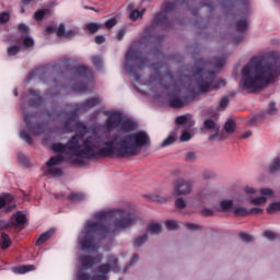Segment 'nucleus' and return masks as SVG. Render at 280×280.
Listing matches in <instances>:
<instances>
[{"label":"nucleus","mask_w":280,"mask_h":280,"mask_svg":"<svg viewBox=\"0 0 280 280\" xmlns=\"http://www.w3.org/2000/svg\"><path fill=\"white\" fill-rule=\"evenodd\" d=\"M102 103L98 97L89 98L84 103L74 104L72 117L65 122L62 132H77L67 144L60 142L52 143L50 150L59 154L50 158L43 167L44 176H62V168L58 165L68 162L73 165H83V159H95V156H137L141 148L150 145V136L145 131H137L131 135L121 136L115 133L110 141H105L104 136L100 135V126L91 128V135L82 139L89 128L84 122L77 121L78 113H86Z\"/></svg>","instance_id":"f257e3e1"},{"label":"nucleus","mask_w":280,"mask_h":280,"mask_svg":"<svg viewBox=\"0 0 280 280\" xmlns=\"http://www.w3.org/2000/svg\"><path fill=\"white\" fill-rule=\"evenodd\" d=\"M92 218L93 220L85 222L78 236V244L83 253H95L100 248L97 240L115 237L120 231L135 226L139 220L137 214L126 209L101 210Z\"/></svg>","instance_id":"f03ea898"},{"label":"nucleus","mask_w":280,"mask_h":280,"mask_svg":"<svg viewBox=\"0 0 280 280\" xmlns=\"http://www.w3.org/2000/svg\"><path fill=\"white\" fill-rule=\"evenodd\" d=\"M280 75V54L270 52L268 59L253 57L241 72L240 86L247 93H257L273 84Z\"/></svg>","instance_id":"7ed1b4c3"},{"label":"nucleus","mask_w":280,"mask_h":280,"mask_svg":"<svg viewBox=\"0 0 280 280\" xmlns=\"http://www.w3.org/2000/svg\"><path fill=\"white\" fill-rule=\"evenodd\" d=\"M224 65H226L225 57H217L211 61L197 60L195 78H197V86L200 93H209V91H218V89L226 86L224 79H217L215 72L209 70L212 67V69L219 71Z\"/></svg>","instance_id":"20e7f679"},{"label":"nucleus","mask_w":280,"mask_h":280,"mask_svg":"<svg viewBox=\"0 0 280 280\" xmlns=\"http://www.w3.org/2000/svg\"><path fill=\"white\" fill-rule=\"evenodd\" d=\"M104 259L103 255H97L95 258L91 256H81L78 258L81 268L77 272V280H108V273L110 272H119L118 260L115 256L110 255L107 257V262L97 267L93 276L84 273V270H89V268H93L95 264H102Z\"/></svg>","instance_id":"39448f33"},{"label":"nucleus","mask_w":280,"mask_h":280,"mask_svg":"<svg viewBox=\"0 0 280 280\" xmlns=\"http://www.w3.org/2000/svg\"><path fill=\"white\" fill-rule=\"evenodd\" d=\"M125 71L128 75L133 78L135 82H139L141 77H139L138 71L143 69V65H145V59H141V54L133 48H129L125 55Z\"/></svg>","instance_id":"423d86ee"},{"label":"nucleus","mask_w":280,"mask_h":280,"mask_svg":"<svg viewBox=\"0 0 280 280\" xmlns=\"http://www.w3.org/2000/svg\"><path fill=\"white\" fill-rule=\"evenodd\" d=\"M75 80H81V83L73 88L74 93H89V86H93V71L86 66H79L72 69Z\"/></svg>","instance_id":"0eeeda50"},{"label":"nucleus","mask_w":280,"mask_h":280,"mask_svg":"<svg viewBox=\"0 0 280 280\" xmlns=\"http://www.w3.org/2000/svg\"><path fill=\"white\" fill-rule=\"evenodd\" d=\"M176 8L173 2H165L163 12L154 15L151 25L147 26V32H154V27H170V20H167V12H172Z\"/></svg>","instance_id":"6e6552de"},{"label":"nucleus","mask_w":280,"mask_h":280,"mask_svg":"<svg viewBox=\"0 0 280 280\" xmlns=\"http://www.w3.org/2000/svg\"><path fill=\"white\" fill-rule=\"evenodd\" d=\"M155 77H151L150 80L143 84L147 86H152V84H159V86H163L164 89H174L176 86V80L172 73L161 74L159 73V67L154 66Z\"/></svg>","instance_id":"1a4fd4ad"},{"label":"nucleus","mask_w":280,"mask_h":280,"mask_svg":"<svg viewBox=\"0 0 280 280\" xmlns=\"http://www.w3.org/2000/svg\"><path fill=\"white\" fill-rule=\"evenodd\" d=\"M106 120H105V129L107 132H113V130L117 129L121 125V118L124 116V113L121 110H109L105 112Z\"/></svg>","instance_id":"9d476101"},{"label":"nucleus","mask_w":280,"mask_h":280,"mask_svg":"<svg viewBox=\"0 0 280 280\" xmlns=\"http://www.w3.org/2000/svg\"><path fill=\"white\" fill-rule=\"evenodd\" d=\"M35 117H36V114H24V124L26 125V128L28 132H31V135L38 137V135H43V132H45L47 125L46 124L34 125Z\"/></svg>","instance_id":"9b49d317"},{"label":"nucleus","mask_w":280,"mask_h":280,"mask_svg":"<svg viewBox=\"0 0 280 280\" xmlns=\"http://www.w3.org/2000/svg\"><path fill=\"white\" fill-rule=\"evenodd\" d=\"M173 187V196H187L188 194H191L194 182L178 178L174 182Z\"/></svg>","instance_id":"f8f14e48"},{"label":"nucleus","mask_w":280,"mask_h":280,"mask_svg":"<svg viewBox=\"0 0 280 280\" xmlns=\"http://www.w3.org/2000/svg\"><path fill=\"white\" fill-rule=\"evenodd\" d=\"M47 34H56L59 38H73L74 36H78L80 34L79 28H72L70 31L65 30V24H60L57 28L54 26H47L46 27Z\"/></svg>","instance_id":"ddd939ff"},{"label":"nucleus","mask_w":280,"mask_h":280,"mask_svg":"<svg viewBox=\"0 0 280 280\" xmlns=\"http://www.w3.org/2000/svg\"><path fill=\"white\" fill-rule=\"evenodd\" d=\"M57 69H58V65L39 67L33 70L28 74V80L38 78L42 82H47V78H49V73H51V71H56Z\"/></svg>","instance_id":"4468645a"},{"label":"nucleus","mask_w":280,"mask_h":280,"mask_svg":"<svg viewBox=\"0 0 280 280\" xmlns=\"http://www.w3.org/2000/svg\"><path fill=\"white\" fill-rule=\"evenodd\" d=\"M24 104H28L32 108L40 106L43 104V97H40V92L34 89H30L27 94L22 96Z\"/></svg>","instance_id":"2eb2a0df"},{"label":"nucleus","mask_w":280,"mask_h":280,"mask_svg":"<svg viewBox=\"0 0 280 280\" xmlns=\"http://www.w3.org/2000/svg\"><path fill=\"white\" fill-rule=\"evenodd\" d=\"M259 194H261V197H254L250 199L252 205H264L267 201L266 196L267 198H272L275 196V191L270 188H261Z\"/></svg>","instance_id":"dca6fc26"},{"label":"nucleus","mask_w":280,"mask_h":280,"mask_svg":"<svg viewBox=\"0 0 280 280\" xmlns=\"http://www.w3.org/2000/svg\"><path fill=\"white\" fill-rule=\"evenodd\" d=\"M136 128H137V122H135L132 118L128 116H124L122 114L119 130H121V132H132V130H136Z\"/></svg>","instance_id":"f3484780"},{"label":"nucleus","mask_w":280,"mask_h":280,"mask_svg":"<svg viewBox=\"0 0 280 280\" xmlns=\"http://www.w3.org/2000/svg\"><path fill=\"white\" fill-rule=\"evenodd\" d=\"M7 207V211H12V209H16V203L14 202V197L10 194H4L0 196V209Z\"/></svg>","instance_id":"a211bd4d"},{"label":"nucleus","mask_w":280,"mask_h":280,"mask_svg":"<svg viewBox=\"0 0 280 280\" xmlns=\"http://www.w3.org/2000/svg\"><path fill=\"white\" fill-rule=\"evenodd\" d=\"M210 198H211V192L207 189H203L197 195V199L192 203V207H202V205H207V202H209Z\"/></svg>","instance_id":"6ab92c4d"},{"label":"nucleus","mask_w":280,"mask_h":280,"mask_svg":"<svg viewBox=\"0 0 280 280\" xmlns=\"http://www.w3.org/2000/svg\"><path fill=\"white\" fill-rule=\"evenodd\" d=\"M187 104H189V98L187 97L173 96L168 101V106H171V108H183L184 106H187Z\"/></svg>","instance_id":"aec40b11"},{"label":"nucleus","mask_w":280,"mask_h":280,"mask_svg":"<svg viewBox=\"0 0 280 280\" xmlns=\"http://www.w3.org/2000/svg\"><path fill=\"white\" fill-rule=\"evenodd\" d=\"M11 220L15 226H23L27 222V217H25V213L18 211L12 215Z\"/></svg>","instance_id":"412c9836"},{"label":"nucleus","mask_w":280,"mask_h":280,"mask_svg":"<svg viewBox=\"0 0 280 280\" xmlns=\"http://www.w3.org/2000/svg\"><path fill=\"white\" fill-rule=\"evenodd\" d=\"M33 270H36V267H34V265H24L12 268V272H14L15 275H25L27 272H32Z\"/></svg>","instance_id":"4be33fe9"},{"label":"nucleus","mask_w":280,"mask_h":280,"mask_svg":"<svg viewBox=\"0 0 280 280\" xmlns=\"http://www.w3.org/2000/svg\"><path fill=\"white\" fill-rule=\"evenodd\" d=\"M235 30L236 32H240L241 34H244L246 30H248V20H246V16H243L235 22Z\"/></svg>","instance_id":"5701e85b"},{"label":"nucleus","mask_w":280,"mask_h":280,"mask_svg":"<svg viewBox=\"0 0 280 280\" xmlns=\"http://www.w3.org/2000/svg\"><path fill=\"white\" fill-rule=\"evenodd\" d=\"M54 233H56V230L50 229L46 232H44L36 241V246H43V244H45V242H47V240L51 238V235H54Z\"/></svg>","instance_id":"b1692460"},{"label":"nucleus","mask_w":280,"mask_h":280,"mask_svg":"<svg viewBox=\"0 0 280 280\" xmlns=\"http://www.w3.org/2000/svg\"><path fill=\"white\" fill-rule=\"evenodd\" d=\"M175 124H177V126H194V120H191V115H183V116H178L175 120Z\"/></svg>","instance_id":"393cba45"},{"label":"nucleus","mask_w":280,"mask_h":280,"mask_svg":"<svg viewBox=\"0 0 280 280\" xmlns=\"http://www.w3.org/2000/svg\"><path fill=\"white\" fill-rule=\"evenodd\" d=\"M233 209V200L231 199H223L220 201L219 208H217V211H224L229 212Z\"/></svg>","instance_id":"a878e982"},{"label":"nucleus","mask_w":280,"mask_h":280,"mask_svg":"<svg viewBox=\"0 0 280 280\" xmlns=\"http://www.w3.org/2000/svg\"><path fill=\"white\" fill-rule=\"evenodd\" d=\"M237 5L241 8L242 14L250 12V0H236Z\"/></svg>","instance_id":"bb28decb"},{"label":"nucleus","mask_w":280,"mask_h":280,"mask_svg":"<svg viewBox=\"0 0 280 280\" xmlns=\"http://www.w3.org/2000/svg\"><path fill=\"white\" fill-rule=\"evenodd\" d=\"M148 233H151V235H159L161 231H163V226L161 223H150L147 229Z\"/></svg>","instance_id":"cd10ccee"},{"label":"nucleus","mask_w":280,"mask_h":280,"mask_svg":"<svg viewBox=\"0 0 280 280\" xmlns=\"http://www.w3.org/2000/svg\"><path fill=\"white\" fill-rule=\"evenodd\" d=\"M11 245H12V240H10V236L5 234V232H2L1 240H0L1 248L5 250V248H10Z\"/></svg>","instance_id":"c85d7f7f"},{"label":"nucleus","mask_w":280,"mask_h":280,"mask_svg":"<svg viewBox=\"0 0 280 280\" xmlns=\"http://www.w3.org/2000/svg\"><path fill=\"white\" fill-rule=\"evenodd\" d=\"M279 170H280V158L277 156L276 159H273V161L269 165L268 172L270 174H275L276 172H279Z\"/></svg>","instance_id":"c756f323"},{"label":"nucleus","mask_w":280,"mask_h":280,"mask_svg":"<svg viewBox=\"0 0 280 280\" xmlns=\"http://www.w3.org/2000/svg\"><path fill=\"white\" fill-rule=\"evenodd\" d=\"M69 199L72 202H82V200L86 199V195H84L83 192H72Z\"/></svg>","instance_id":"7c9ffc66"},{"label":"nucleus","mask_w":280,"mask_h":280,"mask_svg":"<svg viewBox=\"0 0 280 280\" xmlns=\"http://www.w3.org/2000/svg\"><path fill=\"white\" fill-rule=\"evenodd\" d=\"M145 14V9L139 10H133L129 13V19L130 21H137V19H141Z\"/></svg>","instance_id":"2f4dec72"},{"label":"nucleus","mask_w":280,"mask_h":280,"mask_svg":"<svg viewBox=\"0 0 280 280\" xmlns=\"http://www.w3.org/2000/svg\"><path fill=\"white\" fill-rule=\"evenodd\" d=\"M102 27V24L97 23H88L84 25V30H86L90 34H95Z\"/></svg>","instance_id":"473e14b6"},{"label":"nucleus","mask_w":280,"mask_h":280,"mask_svg":"<svg viewBox=\"0 0 280 280\" xmlns=\"http://www.w3.org/2000/svg\"><path fill=\"white\" fill-rule=\"evenodd\" d=\"M203 126L208 130H214L215 132H218V130H220V127L212 119L205 120Z\"/></svg>","instance_id":"72a5a7b5"},{"label":"nucleus","mask_w":280,"mask_h":280,"mask_svg":"<svg viewBox=\"0 0 280 280\" xmlns=\"http://www.w3.org/2000/svg\"><path fill=\"white\" fill-rule=\"evenodd\" d=\"M165 228L167 229V231H176V229L180 228V223L174 220H168L165 222Z\"/></svg>","instance_id":"f704fd0d"},{"label":"nucleus","mask_w":280,"mask_h":280,"mask_svg":"<svg viewBox=\"0 0 280 280\" xmlns=\"http://www.w3.org/2000/svg\"><path fill=\"white\" fill-rule=\"evenodd\" d=\"M148 242V234H143L138 236L135 241H133V246H143V244H145Z\"/></svg>","instance_id":"c9c22d12"},{"label":"nucleus","mask_w":280,"mask_h":280,"mask_svg":"<svg viewBox=\"0 0 280 280\" xmlns=\"http://www.w3.org/2000/svg\"><path fill=\"white\" fill-rule=\"evenodd\" d=\"M275 113H277V105L275 102H270L268 110L262 113L261 117H268V115H275Z\"/></svg>","instance_id":"e433bc0d"},{"label":"nucleus","mask_w":280,"mask_h":280,"mask_svg":"<svg viewBox=\"0 0 280 280\" xmlns=\"http://www.w3.org/2000/svg\"><path fill=\"white\" fill-rule=\"evenodd\" d=\"M278 211H280V201L272 202L267 208V213H277Z\"/></svg>","instance_id":"4c0bfd02"},{"label":"nucleus","mask_w":280,"mask_h":280,"mask_svg":"<svg viewBox=\"0 0 280 280\" xmlns=\"http://www.w3.org/2000/svg\"><path fill=\"white\" fill-rule=\"evenodd\" d=\"M233 213L236 215H249L248 209L244 208V207H236L233 209Z\"/></svg>","instance_id":"58836bf2"},{"label":"nucleus","mask_w":280,"mask_h":280,"mask_svg":"<svg viewBox=\"0 0 280 280\" xmlns=\"http://www.w3.org/2000/svg\"><path fill=\"white\" fill-rule=\"evenodd\" d=\"M224 130L228 135L235 131V122L233 120H228L224 125Z\"/></svg>","instance_id":"ea45409f"},{"label":"nucleus","mask_w":280,"mask_h":280,"mask_svg":"<svg viewBox=\"0 0 280 280\" xmlns=\"http://www.w3.org/2000/svg\"><path fill=\"white\" fill-rule=\"evenodd\" d=\"M20 138L25 141V143H28V145H32L33 141H32V137L30 136V133H27V131L22 130L20 131Z\"/></svg>","instance_id":"a19ab883"},{"label":"nucleus","mask_w":280,"mask_h":280,"mask_svg":"<svg viewBox=\"0 0 280 280\" xmlns=\"http://www.w3.org/2000/svg\"><path fill=\"white\" fill-rule=\"evenodd\" d=\"M176 141V137H174V133H171L164 141L161 143L162 148H165L167 145H172Z\"/></svg>","instance_id":"79ce46f5"},{"label":"nucleus","mask_w":280,"mask_h":280,"mask_svg":"<svg viewBox=\"0 0 280 280\" xmlns=\"http://www.w3.org/2000/svg\"><path fill=\"white\" fill-rule=\"evenodd\" d=\"M92 63L95 67V69H102L103 60L100 56H93L92 57Z\"/></svg>","instance_id":"37998d69"},{"label":"nucleus","mask_w":280,"mask_h":280,"mask_svg":"<svg viewBox=\"0 0 280 280\" xmlns=\"http://www.w3.org/2000/svg\"><path fill=\"white\" fill-rule=\"evenodd\" d=\"M47 12H49V11L46 9L38 10L37 12H35V14H34L35 21H43V19H45V15L47 14Z\"/></svg>","instance_id":"c03bdc74"},{"label":"nucleus","mask_w":280,"mask_h":280,"mask_svg":"<svg viewBox=\"0 0 280 280\" xmlns=\"http://www.w3.org/2000/svg\"><path fill=\"white\" fill-rule=\"evenodd\" d=\"M196 159H198V153H196L194 151H189L185 155V160L188 161L189 163H194V161H196Z\"/></svg>","instance_id":"a18cd8bd"},{"label":"nucleus","mask_w":280,"mask_h":280,"mask_svg":"<svg viewBox=\"0 0 280 280\" xmlns=\"http://www.w3.org/2000/svg\"><path fill=\"white\" fill-rule=\"evenodd\" d=\"M229 106V96H223L219 102V110H224Z\"/></svg>","instance_id":"49530a36"},{"label":"nucleus","mask_w":280,"mask_h":280,"mask_svg":"<svg viewBox=\"0 0 280 280\" xmlns=\"http://www.w3.org/2000/svg\"><path fill=\"white\" fill-rule=\"evenodd\" d=\"M8 56H16L21 51V46H11L8 48Z\"/></svg>","instance_id":"de8ad7c7"},{"label":"nucleus","mask_w":280,"mask_h":280,"mask_svg":"<svg viewBox=\"0 0 280 280\" xmlns=\"http://www.w3.org/2000/svg\"><path fill=\"white\" fill-rule=\"evenodd\" d=\"M238 237L242 240V242H253V235L248 233L241 232Z\"/></svg>","instance_id":"09e8293b"},{"label":"nucleus","mask_w":280,"mask_h":280,"mask_svg":"<svg viewBox=\"0 0 280 280\" xmlns=\"http://www.w3.org/2000/svg\"><path fill=\"white\" fill-rule=\"evenodd\" d=\"M175 207L176 209H185V207H187V202H185L183 198H177L175 200Z\"/></svg>","instance_id":"8fccbe9b"},{"label":"nucleus","mask_w":280,"mask_h":280,"mask_svg":"<svg viewBox=\"0 0 280 280\" xmlns=\"http://www.w3.org/2000/svg\"><path fill=\"white\" fill-rule=\"evenodd\" d=\"M150 200L152 201V202H160V203H163V202H165V198L164 197H161V196H159V195H151L150 196Z\"/></svg>","instance_id":"3c124183"},{"label":"nucleus","mask_w":280,"mask_h":280,"mask_svg":"<svg viewBox=\"0 0 280 280\" xmlns=\"http://www.w3.org/2000/svg\"><path fill=\"white\" fill-rule=\"evenodd\" d=\"M18 160H19V163H21V165H23L24 167H27L28 165L27 158L23 155V153H20L18 155Z\"/></svg>","instance_id":"603ef678"},{"label":"nucleus","mask_w":280,"mask_h":280,"mask_svg":"<svg viewBox=\"0 0 280 280\" xmlns=\"http://www.w3.org/2000/svg\"><path fill=\"white\" fill-rule=\"evenodd\" d=\"M117 25V20L115 18H112L105 22V27L110 30L112 27H115Z\"/></svg>","instance_id":"864d4df0"},{"label":"nucleus","mask_w":280,"mask_h":280,"mask_svg":"<svg viewBox=\"0 0 280 280\" xmlns=\"http://www.w3.org/2000/svg\"><path fill=\"white\" fill-rule=\"evenodd\" d=\"M24 47H34V38L32 37H24L23 38Z\"/></svg>","instance_id":"5fc2aeb1"},{"label":"nucleus","mask_w":280,"mask_h":280,"mask_svg":"<svg viewBox=\"0 0 280 280\" xmlns=\"http://www.w3.org/2000/svg\"><path fill=\"white\" fill-rule=\"evenodd\" d=\"M10 21V14L8 12L0 13V24L8 23Z\"/></svg>","instance_id":"6e6d98bb"},{"label":"nucleus","mask_w":280,"mask_h":280,"mask_svg":"<svg viewBox=\"0 0 280 280\" xmlns=\"http://www.w3.org/2000/svg\"><path fill=\"white\" fill-rule=\"evenodd\" d=\"M262 235L266 237V240H277V234H275L272 231H265Z\"/></svg>","instance_id":"4d7b16f0"},{"label":"nucleus","mask_w":280,"mask_h":280,"mask_svg":"<svg viewBox=\"0 0 280 280\" xmlns=\"http://www.w3.org/2000/svg\"><path fill=\"white\" fill-rule=\"evenodd\" d=\"M191 139V132L184 130L180 135V141H189Z\"/></svg>","instance_id":"13d9d810"},{"label":"nucleus","mask_w":280,"mask_h":280,"mask_svg":"<svg viewBox=\"0 0 280 280\" xmlns=\"http://www.w3.org/2000/svg\"><path fill=\"white\" fill-rule=\"evenodd\" d=\"M245 194H247L248 196H255V194H257V189L247 186L244 188Z\"/></svg>","instance_id":"bf43d9fd"},{"label":"nucleus","mask_w":280,"mask_h":280,"mask_svg":"<svg viewBox=\"0 0 280 280\" xmlns=\"http://www.w3.org/2000/svg\"><path fill=\"white\" fill-rule=\"evenodd\" d=\"M19 32H21L22 34H28L30 26H27L26 24H20L19 25Z\"/></svg>","instance_id":"052dcab7"},{"label":"nucleus","mask_w":280,"mask_h":280,"mask_svg":"<svg viewBox=\"0 0 280 280\" xmlns=\"http://www.w3.org/2000/svg\"><path fill=\"white\" fill-rule=\"evenodd\" d=\"M185 226L188 231H198L200 229V225L194 223H186Z\"/></svg>","instance_id":"680f3d73"},{"label":"nucleus","mask_w":280,"mask_h":280,"mask_svg":"<svg viewBox=\"0 0 280 280\" xmlns=\"http://www.w3.org/2000/svg\"><path fill=\"white\" fill-rule=\"evenodd\" d=\"M106 37H104V35H97L94 39V42L96 43V45H102V43H105Z\"/></svg>","instance_id":"e2e57ef3"},{"label":"nucleus","mask_w":280,"mask_h":280,"mask_svg":"<svg viewBox=\"0 0 280 280\" xmlns=\"http://www.w3.org/2000/svg\"><path fill=\"white\" fill-rule=\"evenodd\" d=\"M124 36H126V30H124V28L118 30L117 35H116L117 40H121V38H124Z\"/></svg>","instance_id":"0e129e2a"},{"label":"nucleus","mask_w":280,"mask_h":280,"mask_svg":"<svg viewBox=\"0 0 280 280\" xmlns=\"http://www.w3.org/2000/svg\"><path fill=\"white\" fill-rule=\"evenodd\" d=\"M202 178H205L206 180H209V179L213 178V173L211 171H206L202 174Z\"/></svg>","instance_id":"69168bd1"},{"label":"nucleus","mask_w":280,"mask_h":280,"mask_svg":"<svg viewBox=\"0 0 280 280\" xmlns=\"http://www.w3.org/2000/svg\"><path fill=\"white\" fill-rule=\"evenodd\" d=\"M201 215H206V217L213 215V209H207V208L202 209Z\"/></svg>","instance_id":"338daca9"},{"label":"nucleus","mask_w":280,"mask_h":280,"mask_svg":"<svg viewBox=\"0 0 280 280\" xmlns=\"http://www.w3.org/2000/svg\"><path fill=\"white\" fill-rule=\"evenodd\" d=\"M249 215L253 213H264V209L261 208H252L250 210H248Z\"/></svg>","instance_id":"774afa93"}]
</instances>
